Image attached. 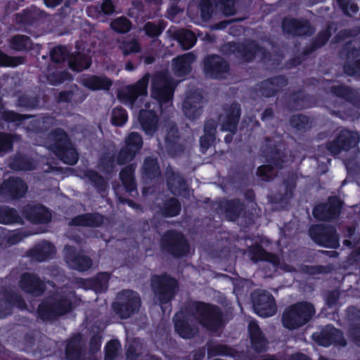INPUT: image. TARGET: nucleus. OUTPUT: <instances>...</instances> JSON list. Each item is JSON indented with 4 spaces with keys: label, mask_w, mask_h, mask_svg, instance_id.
Masks as SVG:
<instances>
[{
    "label": "nucleus",
    "mask_w": 360,
    "mask_h": 360,
    "mask_svg": "<svg viewBox=\"0 0 360 360\" xmlns=\"http://www.w3.org/2000/svg\"><path fill=\"white\" fill-rule=\"evenodd\" d=\"M330 27H328L324 30L321 31L316 38V39L313 41L311 46L305 50L306 54H309L313 52L316 49H319L323 46L329 39L331 36V32L330 31Z\"/></svg>",
    "instance_id": "nucleus-58"
},
{
    "label": "nucleus",
    "mask_w": 360,
    "mask_h": 360,
    "mask_svg": "<svg viewBox=\"0 0 360 360\" xmlns=\"http://www.w3.org/2000/svg\"><path fill=\"white\" fill-rule=\"evenodd\" d=\"M205 99L200 89L190 90L181 105L183 114L191 121L198 119L202 113Z\"/></svg>",
    "instance_id": "nucleus-12"
},
{
    "label": "nucleus",
    "mask_w": 360,
    "mask_h": 360,
    "mask_svg": "<svg viewBox=\"0 0 360 360\" xmlns=\"http://www.w3.org/2000/svg\"><path fill=\"white\" fill-rule=\"evenodd\" d=\"M158 117L153 110H141L139 121L146 134L153 136L158 130Z\"/></svg>",
    "instance_id": "nucleus-30"
},
{
    "label": "nucleus",
    "mask_w": 360,
    "mask_h": 360,
    "mask_svg": "<svg viewBox=\"0 0 360 360\" xmlns=\"http://www.w3.org/2000/svg\"><path fill=\"white\" fill-rule=\"evenodd\" d=\"M284 32L294 36L311 35L314 29L307 20L285 18L282 22Z\"/></svg>",
    "instance_id": "nucleus-19"
},
{
    "label": "nucleus",
    "mask_w": 360,
    "mask_h": 360,
    "mask_svg": "<svg viewBox=\"0 0 360 360\" xmlns=\"http://www.w3.org/2000/svg\"><path fill=\"white\" fill-rule=\"evenodd\" d=\"M287 85V80L283 76L268 79L261 84L260 92L265 97H271Z\"/></svg>",
    "instance_id": "nucleus-33"
},
{
    "label": "nucleus",
    "mask_w": 360,
    "mask_h": 360,
    "mask_svg": "<svg viewBox=\"0 0 360 360\" xmlns=\"http://www.w3.org/2000/svg\"><path fill=\"white\" fill-rule=\"evenodd\" d=\"M110 274L106 272L99 273L96 278L91 279L77 280V284L79 287L84 289H92L96 292H101L107 290Z\"/></svg>",
    "instance_id": "nucleus-27"
},
{
    "label": "nucleus",
    "mask_w": 360,
    "mask_h": 360,
    "mask_svg": "<svg viewBox=\"0 0 360 360\" xmlns=\"http://www.w3.org/2000/svg\"><path fill=\"white\" fill-rule=\"evenodd\" d=\"M49 139L53 142L51 148L54 153L59 149L67 148L71 141L67 133L62 129H56L49 134Z\"/></svg>",
    "instance_id": "nucleus-39"
},
{
    "label": "nucleus",
    "mask_w": 360,
    "mask_h": 360,
    "mask_svg": "<svg viewBox=\"0 0 360 360\" xmlns=\"http://www.w3.org/2000/svg\"><path fill=\"white\" fill-rule=\"evenodd\" d=\"M120 347L119 339H110L105 347V360H113L115 359Z\"/></svg>",
    "instance_id": "nucleus-64"
},
{
    "label": "nucleus",
    "mask_w": 360,
    "mask_h": 360,
    "mask_svg": "<svg viewBox=\"0 0 360 360\" xmlns=\"http://www.w3.org/2000/svg\"><path fill=\"white\" fill-rule=\"evenodd\" d=\"M69 341L65 347V357L68 360H82L84 349L80 345L82 339H68Z\"/></svg>",
    "instance_id": "nucleus-42"
},
{
    "label": "nucleus",
    "mask_w": 360,
    "mask_h": 360,
    "mask_svg": "<svg viewBox=\"0 0 360 360\" xmlns=\"http://www.w3.org/2000/svg\"><path fill=\"white\" fill-rule=\"evenodd\" d=\"M47 82L51 85H59L72 79V75L65 71H56L46 75Z\"/></svg>",
    "instance_id": "nucleus-61"
},
{
    "label": "nucleus",
    "mask_w": 360,
    "mask_h": 360,
    "mask_svg": "<svg viewBox=\"0 0 360 360\" xmlns=\"http://www.w3.org/2000/svg\"><path fill=\"white\" fill-rule=\"evenodd\" d=\"M136 155V154L134 153L133 150L129 149L127 147L124 146L115 155L116 158V162L119 165H124L131 162Z\"/></svg>",
    "instance_id": "nucleus-63"
},
{
    "label": "nucleus",
    "mask_w": 360,
    "mask_h": 360,
    "mask_svg": "<svg viewBox=\"0 0 360 360\" xmlns=\"http://www.w3.org/2000/svg\"><path fill=\"white\" fill-rule=\"evenodd\" d=\"M342 203L336 197H330L327 202L316 205L312 212L313 216L320 221H329L338 217Z\"/></svg>",
    "instance_id": "nucleus-18"
},
{
    "label": "nucleus",
    "mask_w": 360,
    "mask_h": 360,
    "mask_svg": "<svg viewBox=\"0 0 360 360\" xmlns=\"http://www.w3.org/2000/svg\"><path fill=\"white\" fill-rule=\"evenodd\" d=\"M196 57L192 53H187L179 56L172 60V66L175 75L182 77L190 73L191 64L195 60Z\"/></svg>",
    "instance_id": "nucleus-28"
},
{
    "label": "nucleus",
    "mask_w": 360,
    "mask_h": 360,
    "mask_svg": "<svg viewBox=\"0 0 360 360\" xmlns=\"http://www.w3.org/2000/svg\"><path fill=\"white\" fill-rule=\"evenodd\" d=\"M8 180L9 186H11V191L13 194V200L23 197L27 189L25 182L20 178L11 177Z\"/></svg>",
    "instance_id": "nucleus-53"
},
{
    "label": "nucleus",
    "mask_w": 360,
    "mask_h": 360,
    "mask_svg": "<svg viewBox=\"0 0 360 360\" xmlns=\"http://www.w3.org/2000/svg\"><path fill=\"white\" fill-rule=\"evenodd\" d=\"M359 140L357 133L342 129L335 140L328 143V149L333 155H338L342 150H347L356 146Z\"/></svg>",
    "instance_id": "nucleus-17"
},
{
    "label": "nucleus",
    "mask_w": 360,
    "mask_h": 360,
    "mask_svg": "<svg viewBox=\"0 0 360 360\" xmlns=\"http://www.w3.org/2000/svg\"><path fill=\"white\" fill-rule=\"evenodd\" d=\"M13 306L24 309L26 304L20 295L12 290H8L0 297V316H4L11 314Z\"/></svg>",
    "instance_id": "nucleus-24"
},
{
    "label": "nucleus",
    "mask_w": 360,
    "mask_h": 360,
    "mask_svg": "<svg viewBox=\"0 0 360 360\" xmlns=\"http://www.w3.org/2000/svg\"><path fill=\"white\" fill-rule=\"evenodd\" d=\"M143 177L148 179H154L160 176V169L158 159L154 157H147L142 166Z\"/></svg>",
    "instance_id": "nucleus-44"
},
{
    "label": "nucleus",
    "mask_w": 360,
    "mask_h": 360,
    "mask_svg": "<svg viewBox=\"0 0 360 360\" xmlns=\"http://www.w3.org/2000/svg\"><path fill=\"white\" fill-rule=\"evenodd\" d=\"M86 176L96 188L98 192L100 193L102 196H105L108 186L107 181L95 171L87 172Z\"/></svg>",
    "instance_id": "nucleus-50"
},
{
    "label": "nucleus",
    "mask_w": 360,
    "mask_h": 360,
    "mask_svg": "<svg viewBox=\"0 0 360 360\" xmlns=\"http://www.w3.org/2000/svg\"><path fill=\"white\" fill-rule=\"evenodd\" d=\"M115 160L116 158L114 155L110 153L103 154L99 160V169L105 174L113 172L116 167Z\"/></svg>",
    "instance_id": "nucleus-54"
},
{
    "label": "nucleus",
    "mask_w": 360,
    "mask_h": 360,
    "mask_svg": "<svg viewBox=\"0 0 360 360\" xmlns=\"http://www.w3.org/2000/svg\"><path fill=\"white\" fill-rule=\"evenodd\" d=\"M329 91L333 95L352 103L354 105H360V96L359 94L346 85H333L329 88Z\"/></svg>",
    "instance_id": "nucleus-32"
},
{
    "label": "nucleus",
    "mask_w": 360,
    "mask_h": 360,
    "mask_svg": "<svg viewBox=\"0 0 360 360\" xmlns=\"http://www.w3.org/2000/svg\"><path fill=\"white\" fill-rule=\"evenodd\" d=\"M225 114L220 115L221 120V129L235 134L237 131V125L240 120V108L238 103H233L231 105H226L224 108Z\"/></svg>",
    "instance_id": "nucleus-21"
},
{
    "label": "nucleus",
    "mask_w": 360,
    "mask_h": 360,
    "mask_svg": "<svg viewBox=\"0 0 360 360\" xmlns=\"http://www.w3.org/2000/svg\"><path fill=\"white\" fill-rule=\"evenodd\" d=\"M251 257L250 259L257 262L258 261H266L276 266L280 263L278 257L273 253L266 252L260 245H253L250 250Z\"/></svg>",
    "instance_id": "nucleus-36"
},
{
    "label": "nucleus",
    "mask_w": 360,
    "mask_h": 360,
    "mask_svg": "<svg viewBox=\"0 0 360 360\" xmlns=\"http://www.w3.org/2000/svg\"><path fill=\"white\" fill-rule=\"evenodd\" d=\"M217 5V0H201L199 4L200 16L203 21L209 20Z\"/></svg>",
    "instance_id": "nucleus-55"
},
{
    "label": "nucleus",
    "mask_w": 360,
    "mask_h": 360,
    "mask_svg": "<svg viewBox=\"0 0 360 360\" xmlns=\"http://www.w3.org/2000/svg\"><path fill=\"white\" fill-rule=\"evenodd\" d=\"M315 313V307L311 303L297 302L285 308L282 314V323L289 330H295L310 321Z\"/></svg>",
    "instance_id": "nucleus-3"
},
{
    "label": "nucleus",
    "mask_w": 360,
    "mask_h": 360,
    "mask_svg": "<svg viewBox=\"0 0 360 360\" xmlns=\"http://www.w3.org/2000/svg\"><path fill=\"white\" fill-rule=\"evenodd\" d=\"M165 27V23L160 20L157 24L153 22H148L143 27L146 34L151 38L159 37Z\"/></svg>",
    "instance_id": "nucleus-60"
},
{
    "label": "nucleus",
    "mask_w": 360,
    "mask_h": 360,
    "mask_svg": "<svg viewBox=\"0 0 360 360\" xmlns=\"http://www.w3.org/2000/svg\"><path fill=\"white\" fill-rule=\"evenodd\" d=\"M150 286L155 298L160 304L171 301L179 290L177 280L167 274L153 275L150 278Z\"/></svg>",
    "instance_id": "nucleus-4"
},
{
    "label": "nucleus",
    "mask_w": 360,
    "mask_h": 360,
    "mask_svg": "<svg viewBox=\"0 0 360 360\" xmlns=\"http://www.w3.org/2000/svg\"><path fill=\"white\" fill-rule=\"evenodd\" d=\"M310 238L316 244L329 248H336L339 245V238L333 226L325 224L311 225L309 229Z\"/></svg>",
    "instance_id": "nucleus-11"
},
{
    "label": "nucleus",
    "mask_w": 360,
    "mask_h": 360,
    "mask_svg": "<svg viewBox=\"0 0 360 360\" xmlns=\"http://www.w3.org/2000/svg\"><path fill=\"white\" fill-rule=\"evenodd\" d=\"M91 64V60L87 55L77 52L72 53L68 59L69 67L75 71L81 72L88 69Z\"/></svg>",
    "instance_id": "nucleus-41"
},
{
    "label": "nucleus",
    "mask_w": 360,
    "mask_h": 360,
    "mask_svg": "<svg viewBox=\"0 0 360 360\" xmlns=\"http://www.w3.org/2000/svg\"><path fill=\"white\" fill-rule=\"evenodd\" d=\"M103 223V217L98 213H86L78 215L71 219L70 226L98 227Z\"/></svg>",
    "instance_id": "nucleus-31"
},
{
    "label": "nucleus",
    "mask_w": 360,
    "mask_h": 360,
    "mask_svg": "<svg viewBox=\"0 0 360 360\" xmlns=\"http://www.w3.org/2000/svg\"><path fill=\"white\" fill-rule=\"evenodd\" d=\"M131 22L124 16L117 18L110 22V27L119 34L127 33L131 30Z\"/></svg>",
    "instance_id": "nucleus-56"
},
{
    "label": "nucleus",
    "mask_w": 360,
    "mask_h": 360,
    "mask_svg": "<svg viewBox=\"0 0 360 360\" xmlns=\"http://www.w3.org/2000/svg\"><path fill=\"white\" fill-rule=\"evenodd\" d=\"M141 304V299L136 292L125 290L117 294L112 309L120 319H126L139 310Z\"/></svg>",
    "instance_id": "nucleus-5"
},
{
    "label": "nucleus",
    "mask_w": 360,
    "mask_h": 360,
    "mask_svg": "<svg viewBox=\"0 0 360 360\" xmlns=\"http://www.w3.org/2000/svg\"><path fill=\"white\" fill-rule=\"evenodd\" d=\"M181 208V206L179 200L172 197L163 202L160 211L162 215L172 217L178 215Z\"/></svg>",
    "instance_id": "nucleus-45"
},
{
    "label": "nucleus",
    "mask_w": 360,
    "mask_h": 360,
    "mask_svg": "<svg viewBox=\"0 0 360 360\" xmlns=\"http://www.w3.org/2000/svg\"><path fill=\"white\" fill-rule=\"evenodd\" d=\"M292 186L283 184L278 191L268 197L269 201L272 204H278L286 201L292 195Z\"/></svg>",
    "instance_id": "nucleus-47"
},
{
    "label": "nucleus",
    "mask_w": 360,
    "mask_h": 360,
    "mask_svg": "<svg viewBox=\"0 0 360 360\" xmlns=\"http://www.w3.org/2000/svg\"><path fill=\"white\" fill-rule=\"evenodd\" d=\"M1 118L7 122H13L16 126H20L22 122L31 117V115H22L11 110H4L1 112Z\"/></svg>",
    "instance_id": "nucleus-62"
},
{
    "label": "nucleus",
    "mask_w": 360,
    "mask_h": 360,
    "mask_svg": "<svg viewBox=\"0 0 360 360\" xmlns=\"http://www.w3.org/2000/svg\"><path fill=\"white\" fill-rule=\"evenodd\" d=\"M10 48L18 51H28L32 49V42L30 38L26 35L16 34L9 40Z\"/></svg>",
    "instance_id": "nucleus-46"
},
{
    "label": "nucleus",
    "mask_w": 360,
    "mask_h": 360,
    "mask_svg": "<svg viewBox=\"0 0 360 360\" xmlns=\"http://www.w3.org/2000/svg\"><path fill=\"white\" fill-rule=\"evenodd\" d=\"M165 177L168 189L175 195L188 198L190 191L188 188L186 181L180 173L168 166L165 172Z\"/></svg>",
    "instance_id": "nucleus-16"
},
{
    "label": "nucleus",
    "mask_w": 360,
    "mask_h": 360,
    "mask_svg": "<svg viewBox=\"0 0 360 360\" xmlns=\"http://www.w3.org/2000/svg\"><path fill=\"white\" fill-rule=\"evenodd\" d=\"M71 302L65 296L56 294L49 300L39 304L38 313L43 320H52L70 311Z\"/></svg>",
    "instance_id": "nucleus-7"
},
{
    "label": "nucleus",
    "mask_w": 360,
    "mask_h": 360,
    "mask_svg": "<svg viewBox=\"0 0 360 360\" xmlns=\"http://www.w3.org/2000/svg\"><path fill=\"white\" fill-rule=\"evenodd\" d=\"M82 84L86 88L93 90H108L112 85V82L106 77L91 75L82 79Z\"/></svg>",
    "instance_id": "nucleus-38"
},
{
    "label": "nucleus",
    "mask_w": 360,
    "mask_h": 360,
    "mask_svg": "<svg viewBox=\"0 0 360 360\" xmlns=\"http://www.w3.org/2000/svg\"><path fill=\"white\" fill-rule=\"evenodd\" d=\"M255 312L262 317L273 316L277 311L274 297L266 291H257L252 295Z\"/></svg>",
    "instance_id": "nucleus-14"
},
{
    "label": "nucleus",
    "mask_w": 360,
    "mask_h": 360,
    "mask_svg": "<svg viewBox=\"0 0 360 360\" xmlns=\"http://www.w3.org/2000/svg\"><path fill=\"white\" fill-rule=\"evenodd\" d=\"M22 219L19 216L18 212L8 206H0V223L1 224H13L21 223Z\"/></svg>",
    "instance_id": "nucleus-48"
},
{
    "label": "nucleus",
    "mask_w": 360,
    "mask_h": 360,
    "mask_svg": "<svg viewBox=\"0 0 360 360\" xmlns=\"http://www.w3.org/2000/svg\"><path fill=\"white\" fill-rule=\"evenodd\" d=\"M55 253V246L51 243L44 240L29 250L26 255L37 262H44L52 258Z\"/></svg>",
    "instance_id": "nucleus-26"
},
{
    "label": "nucleus",
    "mask_w": 360,
    "mask_h": 360,
    "mask_svg": "<svg viewBox=\"0 0 360 360\" xmlns=\"http://www.w3.org/2000/svg\"><path fill=\"white\" fill-rule=\"evenodd\" d=\"M160 246L163 251L175 257L186 255L189 251V245L185 236L180 231L170 230L162 236Z\"/></svg>",
    "instance_id": "nucleus-6"
},
{
    "label": "nucleus",
    "mask_w": 360,
    "mask_h": 360,
    "mask_svg": "<svg viewBox=\"0 0 360 360\" xmlns=\"http://www.w3.org/2000/svg\"><path fill=\"white\" fill-rule=\"evenodd\" d=\"M290 101L292 103V108L298 110L310 107L313 103V98L300 91L291 95Z\"/></svg>",
    "instance_id": "nucleus-51"
},
{
    "label": "nucleus",
    "mask_w": 360,
    "mask_h": 360,
    "mask_svg": "<svg viewBox=\"0 0 360 360\" xmlns=\"http://www.w3.org/2000/svg\"><path fill=\"white\" fill-rule=\"evenodd\" d=\"M55 153L62 161L68 165H75L78 160V153L72 144L68 146L67 148L59 149Z\"/></svg>",
    "instance_id": "nucleus-52"
},
{
    "label": "nucleus",
    "mask_w": 360,
    "mask_h": 360,
    "mask_svg": "<svg viewBox=\"0 0 360 360\" xmlns=\"http://www.w3.org/2000/svg\"><path fill=\"white\" fill-rule=\"evenodd\" d=\"M290 126L297 131L305 132L314 126V119L304 114H295L290 118Z\"/></svg>",
    "instance_id": "nucleus-43"
},
{
    "label": "nucleus",
    "mask_w": 360,
    "mask_h": 360,
    "mask_svg": "<svg viewBox=\"0 0 360 360\" xmlns=\"http://www.w3.org/2000/svg\"><path fill=\"white\" fill-rule=\"evenodd\" d=\"M203 70L211 78H224L229 71V65L218 55H210L203 60Z\"/></svg>",
    "instance_id": "nucleus-15"
},
{
    "label": "nucleus",
    "mask_w": 360,
    "mask_h": 360,
    "mask_svg": "<svg viewBox=\"0 0 360 360\" xmlns=\"http://www.w3.org/2000/svg\"><path fill=\"white\" fill-rule=\"evenodd\" d=\"M227 47L242 63L252 61L256 56L264 59L268 55L266 51L255 41L247 40L243 43L231 42L227 44Z\"/></svg>",
    "instance_id": "nucleus-8"
},
{
    "label": "nucleus",
    "mask_w": 360,
    "mask_h": 360,
    "mask_svg": "<svg viewBox=\"0 0 360 360\" xmlns=\"http://www.w3.org/2000/svg\"><path fill=\"white\" fill-rule=\"evenodd\" d=\"M20 286L25 292L38 297L43 294L46 285L37 275L32 273L22 274Z\"/></svg>",
    "instance_id": "nucleus-22"
},
{
    "label": "nucleus",
    "mask_w": 360,
    "mask_h": 360,
    "mask_svg": "<svg viewBox=\"0 0 360 360\" xmlns=\"http://www.w3.org/2000/svg\"><path fill=\"white\" fill-rule=\"evenodd\" d=\"M171 33L173 39H176L183 49H189L195 44L197 38L195 34L191 30L186 29H179L172 32L171 30L168 31Z\"/></svg>",
    "instance_id": "nucleus-35"
},
{
    "label": "nucleus",
    "mask_w": 360,
    "mask_h": 360,
    "mask_svg": "<svg viewBox=\"0 0 360 360\" xmlns=\"http://www.w3.org/2000/svg\"><path fill=\"white\" fill-rule=\"evenodd\" d=\"M165 131V147L167 152L172 156L181 153L184 146L179 143L180 136L176 124L173 122H167Z\"/></svg>",
    "instance_id": "nucleus-20"
},
{
    "label": "nucleus",
    "mask_w": 360,
    "mask_h": 360,
    "mask_svg": "<svg viewBox=\"0 0 360 360\" xmlns=\"http://www.w3.org/2000/svg\"><path fill=\"white\" fill-rule=\"evenodd\" d=\"M25 217L33 224L48 223L51 219L49 210L41 205L28 204L23 207Z\"/></svg>",
    "instance_id": "nucleus-23"
},
{
    "label": "nucleus",
    "mask_w": 360,
    "mask_h": 360,
    "mask_svg": "<svg viewBox=\"0 0 360 360\" xmlns=\"http://www.w3.org/2000/svg\"><path fill=\"white\" fill-rule=\"evenodd\" d=\"M86 95L77 84H72L68 90L61 91L56 96V103H80L84 101Z\"/></svg>",
    "instance_id": "nucleus-29"
},
{
    "label": "nucleus",
    "mask_w": 360,
    "mask_h": 360,
    "mask_svg": "<svg viewBox=\"0 0 360 360\" xmlns=\"http://www.w3.org/2000/svg\"><path fill=\"white\" fill-rule=\"evenodd\" d=\"M226 217L230 221L236 220L244 210V205L238 200L227 201L224 205Z\"/></svg>",
    "instance_id": "nucleus-49"
},
{
    "label": "nucleus",
    "mask_w": 360,
    "mask_h": 360,
    "mask_svg": "<svg viewBox=\"0 0 360 360\" xmlns=\"http://www.w3.org/2000/svg\"><path fill=\"white\" fill-rule=\"evenodd\" d=\"M261 150L268 164L259 167L257 173L263 181H271L277 175L276 169H281L288 160L287 146L278 137H266Z\"/></svg>",
    "instance_id": "nucleus-1"
},
{
    "label": "nucleus",
    "mask_w": 360,
    "mask_h": 360,
    "mask_svg": "<svg viewBox=\"0 0 360 360\" xmlns=\"http://www.w3.org/2000/svg\"><path fill=\"white\" fill-rule=\"evenodd\" d=\"M150 74L146 73L136 83L128 85L120 90L117 94L118 98L131 108L139 97L146 96L148 94V85Z\"/></svg>",
    "instance_id": "nucleus-13"
},
{
    "label": "nucleus",
    "mask_w": 360,
    "mask_h": 360,
    "mask_svg": "<svg viewBox=\"0 0 360 360\" xmlns=\"http://www.w3.org/2000/svg\"><path fill=\"white\" fill-rule=\"evenodd\" d=\"M135 166L134 164L123 167L119 174V179L122 183L115 181L112 182V189L119 200H125L126 193L134 195L137 193L136 181L134 176Z\"/></svg>",
    "instance_id": "nucleus-10"
},
{
    "label": "nucleus",
    "mask_w": 360,
    "mask_h": 360,
    "mask_svg": "<svg viewBox=\"0 0 360 360\" xmlns=\"http://www.w3.org/2000/svg\"><path fill=\"white\" fill-rule=\"evenodd\" d=\"M137 154L143 146V139L138 132H131L125 139V145Z\"/></svg>",
    "instance_id": "nucleus-59"
},
{
    "label": "nucleus",
    "mask_w": 360,
    "mask_h": 360,
    "mask_svg": "<svg viewBox=\"0 0 360 360\" xmlns=\"http://www.w3.org/2000/svg\"><path fill=\"white\" fill-rule=\"evenodd\" d=\"M9 167L16 171H30L35 168V163L32 159L25 155L16 154L11 158Z\"/></svg>",
    "instance_id": "nucleus-40"
},
{
    "label": "nucleus",
    "mask_w": 360,
    "mask_h": 360,
    "mask_svg": "<svg viewBox=\"0 0 360 360\" xmlns=\"http://www.w3.org/2000/svg\"><path fill=\"white\" fill-rule=\"evenodd\" d=\"M65 259L72 269L79 271H85L91 267V259L84 255H77L75 249L66 245L64 248Z\"/></svg>",
    "instance_id": "nucleus-25"
},
{
    "label": "nucleus",
    "mask_w": 360,
    "mask_h": 360,
    "mask_svg": "<svg viewBox=\"0 0 360 360\" xmlns=\"http://www.w3.org/2000/svg\"><path fill=\"white\" fill-rule=\"evenodd\" d=\"M151 94L160 104L172 101L174 90L171 77L164 72L155 73L151 81Z\"/></svg>",
    "instance_id": "nucleus-9"
},
{
    "label": "nucleus",
    "mask_w": 360,
    "mask_h": 360,
    "mask_svg": "<svg viewBox=\"0 0 360 360\" xmlns=\"http://www.w3.org/2000/svg\"><path fill=\"white\" fill-rule=\"evenodd\" d=\"M210 341L207 342V356L209 358L224 356L232 358L238 356V352L233 347L226 345H213L212 342V339H209Z\"/></svg>",
    "instance_id": "nucleus-37"
},
{
    "label": "nucleus",
    "mask_w": 360,
    "mask_h": 360,
    "mask_svg": "<svg viewBox=\"0 0 360 360\" xmlns=\"http://www.w3.org/2000/svg\"><path fill=\"white\" fill-rule=\"evenodd\" d=\"M186 312L198 320L212 335H220L224 323L219 307L201 302L189 301L186 304Z\"/></svg>",
    "instance_id": "nucleus-2"
},
{
    "label": "nucleus",
    "mask_w": 360,
    "mask_h": 360,
    "mask_svg": "<svg viewBox=\"0 0 360 360\" xmlns=\"http://www.w3.org/2000/svg\"><path fill=\"white\" fill-rule=\"evenodd\" d=\"M118 48L124 57L139 53L141 49L139 43L134 39L122 41Z\"/></svg>",
    "instance_id": "nucleus-57"
},
{
    "label": "nucleus",
    "mask_w": 360,
    "mask_h": 360,
    "mask_svg": "<svg viewBox=\"0 0 360 360\" xmlns=\"http://www.w3.org/2000/svg\"><path fill=\"white\" fill-rule=\"evenodd\" d=\"M175 330L181 338H190L195 336L198 331V328L195 325H191L188 320L185 319L183 313H177L174 317Z\"/></svg>",
    "instance_id": "nucleus-34"
}]
</instances>
